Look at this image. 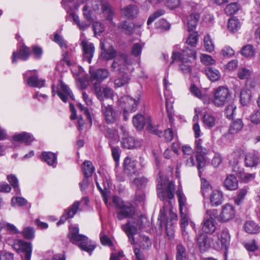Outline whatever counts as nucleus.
I'll return each instance as SVG.
<instances>
[{"mask_svg": "<svg viewBox=\"0 0 260 260\" xmlns=\"http://www.w3.org/2000/svg\"><path fill=\"white\" fill-rule=\"evenodd\" d=\"M146 128L151 133L154 134L159 137H161L162 135V132L157 129V127L155 125H153L151 122L150 117L147 116L146 118Z\"/></svg>", "mask_w": 260, "mask_h": 260, "instance_id": "39", "label": "nucleus"}, {"mask_svg": "<svg viewBox=\"0 0 260 260\" xmlns=\"http://www.w3.org/2000/svg\"><path fill=\"white\" fill-rule=\"evenodd\" d=\"M200 18V14L198 13H191L187 17V24L188 31H193L196 29Z\"/></svg>", "mask_w": 260, "mask_h": 260, "instance_id": "25", "label": "nucleus"}, {"mask_svg": "<svg viewBox=\"0 0 260 260\" xmlns=\"http://www.w3.org/2000/svg\"><path fill=\"white\" fill-rule=\"evenodd\" d=\"M139 10L134 5H129L121 9V13L128 19H133L137 17Z\"/></svg>", "mask_w": 260, "mask_h": 260, "instance_id": "22", "label": "nucleus"}, {"mask_svg": "<svg viewBox=\"0 0 260 260\" xmlns=\"http://www.w3.org/2000/svg\"><path fill=\"white\" fill-rule=\"evenodd\" d=\"M218 218L216 209L208 210L203 221L202 231L207 234H212L216 230V220Z\"/></svg>", "mask_w": 260, "mask_h": 260, "instance_id": "5", "label": "nucleus"}, {"mask_svg": "<svg viewBox=\"0 0 260 260\" xmlns=\"http://www.w3.org/2000/svg\"><path fill=\"white\" fill-rule=\"evenodd\" d=\"M56 93L64 103H67L68 96L74 100V95L70 88L62 81L57 88Z\"/></svg>", "mask_w": 260, "mask_h": 260, "instance_id": "13", "label": "nucleus"}, {"mask_svg": "<svg viewBox=\"0 0 260 260\" xmlns=\"http://www.w3.org/2000/svg\"><path fill=\"white\" fill-rule=\"evenodd\" d=\"M204 155L201 153H197L196 155V159L198 162L197 168L200 174L202 171V169L205 166V159Z\"/></svg>", "mask_w": 260, "mask_h": 260, "instance_id": "55", "label": "nucleus"}, {"mask_svg": "<svg viewBox=\"0 0 260 260\" xmlns=\"http://www.w3.org/2000/svg\"><path fill=\"white\" fill-rule=\"evenodd\" d=\"M251 98V93L249 90L243 89L240 92V103L244 106L249 103Z\"/></svg>", "mask_w": 260, "mask_h": 260, "instance_id": "40", "label": "nucleus"}, {"mask_svg": "<svg viewBox=\"0 0 260 260\" xmlns=\"http://www.w3.org/2000/svg\"><path fill=\"white\" fill-rule=\"evenodd\" d=\"M79 229L77 226H70L68 237L70 242L73 244H76L82 250L91 254L92 251L95 249V246L90 242L87 241L88 238L81 234H79Z\"/></svg>", "mask_w": 260, "mask_h": 260, "instance_id": "1", "label": "nucleus"}, {"mask_svg": "<svg viewBox=\"0 0 260 260\" xmlns=\"http://www.w3.org/2000/svg\"><path fill=\"white\" fill-rule=\"evenodd\" d=\"M223 200L222 193L219 190H213L210 195V203L213 206H218L221 205Z\"/></svg>", "mask_w": 260, "mask_h": 260, "instance_id": "27", "label": "nucleus"}, {"mask_svg": "<svg viewBox=\"0 0 260 260\" xmlns=\"http://www.w3.org/2000/svg\"><path fill=\"white\" fill-rule=\"evenodd\" d=\"M178 197V201L179 204V209L181 214V226L182 230H185V227L188 225V217L187 215L182 212L183 207L184 206V203L182 201L181 195L180 192L177 193Z\"/></svg>", "mask_w": 260, "mask_h": 260, "instance_id": "26", "label": "nucleus"}, {"mask_svg": "<svg viewBox=\"0 0 260 260\" xmlns=\"http://www.w3.org/2000/svg\"><path fill=\"white\" fill-rule=\"evenodd\" d=\"M22 234L25 239H31L35 236L34 229L31 227H26L24 228Z\"/></svg>", "mask_w": 260, "mask_h": 260, "instance_id": "61", "label": "nucleus"}, {"mask_svg": "<svg viewBox=\"0 0 260 260\" xmlns=\"http://www.w3.org/2000/svg\"><path fill=\"white\" fill-rule=\"evenodd\" d=\"M53 41L56 44H58L61 48H67V45L66 41L63 39L62 37L55 33L54 35Z\"/></svg>", "mask_w": 260, "mask_h": 260, "instance_id": "62", "label": "nucleus"}, {"mask_svg": "<svg viewBox=\"0 0 260 260\" xmlns=\"http://www.w3.org/2000/svg\"><path fill=\"white\" fill-rule=\"evenodd\" d=\"M80 46L82 49L83 59L89 63H91L95 51L94 44L86 40H83Z\"/></svg>", "mask_w": 260, "mask_h": 260, "instance_id": "12", "label": "nucleus"}, {"mask_svg": "<svg viewBox=\"0 0 260 260\" xmlns=\"http://www.w3.org/2000/svg\"><path fill=\"white\" fill-rule=\"evenodd\" d=\"M205 72L209 79L212 82H215L218 80L221 77V75L219 71L212 67H207Z\"/></svg>", "mask_w": 260, "mask_h": 260, "instance_id": "30", "label": "nucleus"}, {"mask_svg": "<svg viewBox=\"0 0 260 260\" xmlns=\"http://www.w3.org/2000/svg\"><path fill=\"white\" fill-rule=\"evenodd\" d=\"M122 148L127 149H132L135 147V141L133 137L128 136L123 137L121 141Z\"/></svg>", "mask_w": 260, "mask_h": 260, "instance_id": "41", "label": "nucleus"}, {"mask_svg": "<svg viewBox=\"0 0 260 260\" xmlns=\"http://www.w3.org/2000/svg\"><path fill=\"white\" fill-rule=\"evenodd\" d=\"M131 79L130 76L127 74H123L114 80L115 88L121 87L128 84Z\"/></svg>", "mask_w": 260, "mask_h": 260, "instance_id": "36", "label": "nucleus"}, {"mask_svg": "<svg viewBox=\"0 0 260 260\" xmlns=\"http://www.w3.org/2000/svg\"><path fill=\"white\" fill-rule=\"evenodd\" d=\"M176 249V260H186L187 253L185 247L182 244H179L177 245Z\"/></svg>", "mask_w": 260, "mask_h": 260, "instance_id": "44", "label": "nucleus"}, {"mask_svg": "<svg viewBox=\"0 0 260 260\" xmlns=\"http://www.w3.org/2000/svg\"><path fill=\"white\" fill-rule=\"evenodd\" d=\"M198 244L202 251H205L209 247V239L208 236L204 233L200 234L197 239Z\"/></svg>", "mask_w": 260, "mask_h": 260, "instance_id": "28", "label": "nucleus"}, {"mask_svg": "<svg viewBox=\"0 0 260 260\" xmlns=\"http://www.w3.org/2000/svg\"><path fill=\"white\" fill-rule=\"evenodd\" d=\"M224 186L229 190H235L238 187V181L233 175H228L224 181Z\"/></svg>", "mask_w": 260, "mask_h": 260, "instance_id": "23", "label": "nucleus"}, {"mask_svg": "<svg viewBox=\"0 0 260 260\" xmlns=\"http://www.w3.org/2000/svg\"><path fill=\"white\" fill-rule=\"evenodd\" d=\"M241 54L246 58H252L255 55V50L253 46L251 44H247L244 46L241 50Z\"/></svg>", "mask_w": 260, "mask_h": 260, "instance_id": "38", "label": "nucleus"}, {"mask_svg": "<svg viewBox=\"0 0 260 260\" xmlns=\"http://www.w3.org/2000/svg\"><path fill=\"white\" fill-rule=\"evenodd\" d=\"M247 193V189L246 187L240 189L237 196L234 199L235 204L237 205H240L243 202Z\"/></svg>", "mask_w": 260, "mask_h": 260, "instance_id": "48", "label": "nucleus"}, {"mask_svg": "<svg viewBox=\"0 0 260 260\" xmlns=\"http://www.w3.org/2000/svg\"><path fill=\"white\" fill-rule=\"evenodd\" d=\"M13 139L14 141L24 143L26 145H29L34 140V138L29 133L22 132L13 136Z\"/></svg>", "mask_w": 260, "mask_h": 260, "instance_id": "20", "label": "nucleus"}, {"mask_svg": "<svg viewBox=\"0 0 260 260\" xmlns=\"http://www.w3.org/2000/svg\"><path fill=\"white\" fill-rule=\"evenodd\" d=\"M101 110L104 116L105 121L107 124H113L119 118V114L110 105H105L101 104Z\"/></svg>", "mask_w": 260, "mask_h": 260, "instance_id": "9", "label": "nucleus"}, {"mask_svg": "<svg viewBox=\"0 0 260 260\" xmlns=\"http://www.w3.org/2000/svg\"><path fill=\"white\" fill-rule=\"evenodd\" d=\"M158 220L159 221L160 227L162 228L165 225L166 233L168 234L169 230H172V226L177 220V215L172 209H170L169 215L167 217L165 208L163 207L160 210Z\"/></svg>", "mask_w": 260, "mask_h": 260, "instance_id": "6", "label": "nucleus"}, {"mask_svg": "<svg viewBox=\"0 0 260 260\" xmlns=\"http://www.w3.org/2000/svg\"><path fill=\"white\" fill-rule=\"evenodd\" d=\"M119 28L127 35H131L134 32V26L132 23L128 22L126 21H122L119 25Z\"/></svg>", "mask_w": 260, "mask_h": 260, "instance_id": "45", "label": "nucleus"}, {"mask_svg": "<svg viewBox=\"0 0 260 260\" xmlns=\"http://www.w3.org/2000/svg\"><path fill=\"white\" fill-rule=\"evenodd\" d=\"M126 223L121 225L122 230L126 235L137 234L147 226L149 225V221L146 216L141 215L138 218H131Z\"/></svg>", "mask_w": 260, "mask_h": 260, "instance_id": "3", "label": "nucleus"}, {"mask_svg": "<svg viewBox=\"0 0 260 260\" xmlns=\"http://www.w3.org/2000/svg\"><path fill=\"white\" fill-rule=\"evenodd\" d=\"M90 80L100 84L109 76V72L104 69H98L90 71Z\"/></svg>", "mask_w": 260, "mask_h": 260, "instance_id": "16", "label": "nucleus"}, {"mask_svg": "<svg viewBox=\"0 0 260 260\" xmlns=\"http://www.w3.org/2000/svg\"><path fill=\"white\" fill-rule=\"evenodd\" d=\"M191 62H180L179 64L180 71L184 74H191V67L190 65Z\"/></svg>", "mask_w": 260, "mask_h": 260, "instance_id": "63", "label": "nucleus"}, {"mask_svg": "<svg viewBox=\"0 0 260 260\" xmlns=\"http://www.w3.org/2000/svg\"><path fill=\"white\" fill-rule=\"evenodd\" d=\"M42 159L46 162L49 166L54 167L56 165V155L51 152H43L42 153Z\"/></svg>", "mask_w": 260, "mask_h": 260, "instance_id": "31", "label": "nucleus"}, {"mask_svg": "<svg viewBox=\"0 0 260 260\" xmlns=\"http://www.w3.org/2000/svg\"><path fill=\"white\" fill-rule=\"evenodd\" d=\"M7 179L16 192L17 193H19L20 190L19 188L18 180L17 177L15 175L11 174L8 176Z\"/></svg>", "mask_w": 260, "mask_h": 260, "instance_id": "51", "label": "nucleus"}, {"mask_svg": "<svg viewBox=\"0 0 260 260\" xmlns=\"http://www.w3.org/2000/svg\"><path fill=\"white\" fill-rule=\"evenodd\" d=\"M90 7V5H87V4H85L82 9L83 15L84 19L86 20L93 22V19L91 17V14L92 12L91 11Z\"/></svg>", "mask_w": 260, "mask_h": 260, "instance_id": "52", "label": "nucleus"}, {"mask_svg": "<svg viewBox=\"0 0 260 260\" xmlns=\"http://www.w3.org/2000/svg\"><path fill=\"white\" fill-rule=\"evenodd\" d=\"M245 164L247 167H254L256 166L260 161L257 154L254 152H250L245 155Z\"/></svg>", "mask_w": 260, "mask_h": 260, "instance_id": "21", "label": "nucleus"}, {"mask_svg": "<svg viewBox=\"0 0 260 260\" xmlns=\"http://www.w3.org/2000/svg\"><path fill=\"white\" fill-rule=\"evenodd\" d=\"M239 9V5L237 3H232L228 5L225 9V13L228 15L235 14Z\"/></svg>", "mask_w": 260, "mask_h": 260, "instance_id": "49", "label": "nucleus"}, {"mask_svg": "<svg viewBox=\"0 0 260 260\" xmlns=\"http://www.w3.org/2000/svg\"><path fill=\"white\" fill-rule=\"evenodd\" d=\"M240 26L241 24L238 19L235 18L229 19L228 28L230 31L235 32L240 28Z\"/></svg>", "mask_w": 260, "mask_h": 260, "instance_id": "43", "label": "nucleus"}, {"mask_svg": "<svg viewBox=\"0 0 260 260\" xmlns=\"http://www.w3.org/2000/svg\"><path fill=\"white\" fill-rule=\"evenodd\" d=\"M146 117H145L143 115L138 114L133 118V123L135 127L138 129L141 130L143 128L145 125L146 124Z\"/></svg>", "mask_w": 260, "mask_h": 260, "instance_id": "32", "label": "nucleus"}, {"mask_svg": "<svg viewBox=\"0 0 260 260\" xmlns=\"http://www.w3.org/2000/svg\"><path fill=\"white\" fill-rule=\"evenodd\" d=\"M165 13V10L162 9L156 10L149 17L147 22V24L150 25L154 21L155 19L164 15Z\"/></svg>", "mask_w": 260, "mask_h": 260, "instance_id": "47", "label": "nucleus"}, {"mask_svg": "<svg viewBox=\"0 0 260 260\" xmlns=\"http://www.w3.org/2000/svg\"><path fill=\"white\" fill-rule=\"evenodd\" d=\"M79 202H75L73 203V204L66 211V214L68 216L69 218H72L74 216V215L76 213L79 207Z\"/></svg>", "mask_w": 260, "mask_h": 260, "instance_id": "53", "label": "nucleus"}, {"mask_svg": "<svg viewBox=\"0 0 260 260\" xmlns=\"http://www.w3.org/2000/svg\"><path fill=\"white\" fill-rule=\"evenodd\" d=\"M14 255L12 253L6 250H0V260H13Z\"/></svg>", "mask_w": 260, "mask_h": 260, "instance_id": "64", "label": "nucleus"}, {"mask_svg": "<svg viewBox=\"0 0 260 260\" xmlns=\"http://www.w3.org/2000/svg\"><path fill=\"white\" fill-rule=\"evenodd\" d=\"M113 203L118 210L116 212V218L122 220L127 218H132L135 213V209L132 204L125 203L119 197L114 196Z\"/></svg>", "mask_w": 260, "mask_h": 260, "instance_id": "2", "label": "nucleus"}, {"mask_svg": "<svg viewBox=\"0 0 260 260\" xmlns=\"http://www.w3.org/2000/svg\"><path fill=\"white\" fill-rule=\"evenodd\" d=\"M203 121L206 126L210 128L215 126L216 119L212 114L206 112L203 117Z\"/></svg>", "mask_w": 260, "mask_h": 260, "instance_id": "37", "label": "nucleus"}, {"mask_svg": "<svg viewBox=\"0 0 260 260\" xmlns=\"http://www.w3.org/2000/svg\"><path fill=\"white\" fill-rule=\"evenodd\" d=\"M171 64L175 61L180 62H191L196 58V52L194 49L186 47L181 52H173L172 55Z\"/></svg>", "mask_w": 260, "mask_h": 260, "instance_id": "7", "label": "nucleus"}, {"mask_svg": "<svg viewBox=\"0 0 260 260\" xmlns=\"http://www.w3.org/2000/svg\"><path fill=\"white\" fill-rule=\"evenodd\" d=\"M235 214L234 207L232 205L226 204L222 207L220 218L221 221L226 222L234 218Z\"/></svg>", "mask_w": 260, "mask_h": 260, "instance_id": "17", "label": "nucleus"}, {"mask_svg": "<svg viewBox=\"0 0 260 260\" xmlns=\"http://www.w3.org/2000/svg\"><path fill=\"white\" fill-rule=\"evenodd\" d=\"M30 54L29 48L26 46L23 45L21 46L18 51H14L12 56V62L13 63L17 62V58H18L22 60H26L29 58Z\"/></svg>", "mask_w": 260, "mask_h": 260, "instance_id": "15", "label": "nucleus"}, {"mask_svg": "<svg viewBox=\"0 0 260 260\" xmlns=\"http://www.w3.org/2000/svg\"><path fill=\"white\" fill-rule=\"evenodd\" d=\"M83 170L84 177L89 178L92 176L94 171V168L90 161L85 160L83 162Z\"/></svg>", "mask_w": 260, "mask_h": 260, "instance_id": "42", "label": "nucleus"}, {"mask_svg": "<svg viewBox=\"0 0 260 260\" xmlns=\"http://www.w3.org/2000/svg\"><path fill=\"white\" fill-rule=\"evenodd\" d=\"M93 85L94 94L100 101L103 102L104 101V96L100 84L94 82Z\"/></svg>", "mask_w": 260, "mask_h": 260, "instance_id": "57", "label": "nucleus"}, {"mask_svg": "<svg viewBox=\"0 0 260 260\" xmlns=\"http://www.w3.org/2000/svg\"><path fill=\"white\" fill-rule=\"evenodd\" d=\"M157 196L162 201H167L171 206V200L174 198L175 184L169 180L158 181L157 185Z\"/></svg>", "mask_w": 260, "mask_h": 260, "instance_id": "4", "label": "nucleus"}, {"mask_svg": "<svg viewBox=\"0 0 260 260\" xmlns=\"http://www.w3.org/2000/svg\"><path fill=\"white\" fill-rule=\"evenodd\" d=\"M198 41V36L197 32L190 34L186 40V43L191 47H195Z\"/></svg>", "mask_w": 260, "mask_h": 260, "instance_id": "60", "label": "nucleus"}, {"mask_svg": "<svg viewBox=\"0 0 260 260\" xmlns=\"http://www.w3.org/2000/svg\"><path fill=\"white\" fill-rule=\"evenodd\" d=\"M117 52L112 45H109L107 50L101 51V57L106 60H110L116 56Z\"/></svg>", "mask_w": 260, "mask_h": 260, "instance_id": "35", "label": "nucleus"}, {"mask_svg": "<svg viewBox=\"0 0 260 260\" xmlns=\"http://www.w3.org/2000/svg\"><path fill=\"white\" fill-rule=\"evenodd\" d=\"M204 46L206 50L209 52L214 50V46L209 35H207L204 38Z\"/></svg>", "mask_w": 260, "mask_h": 260, "instance_id": "56", "label": "nucleus"}, {"mask_svg": "<svg viewBox=\"0 0 260 260\" xmlns=\"http://www.w3.org/2000/svg\"><path fill=\"white\" fill-rule=\"evenodd\" d=\"M218 239L221 244V247L224 249V258L225 260H226L227 250L230 242V237L229 233L226 231H223L218 234Z\"/></svg>", "mask_w": 260, "mask_h": 260, "instance_id": "19", "label": "nucleus"}, {"mask_svg": "<svg viewBox=\"0 0 260 260\" xmlns=\"http://www.w3.org/2000/svg\"><path fill=\"white\" fill-rule=\"evenodd\" d=\"M118 55L120 59L115 58L111 65V68L113 71L117 69L120 72H123L127 69V55L123 53H119Z\"/></svg>", "mask_w": 260, "mask_h": 260, "instance_id": "14", "label": "nucleus"}, {"mask_svg": "<svg viewBox=\"0 0 260 260\" xmlns=\"http://www.w3.org/2000/svg\"><path fill=\"white\" fill-rule=\"evenodd\" d=\"M213 103L217 107L224 106L231 99V94L229 89L224 86H219L214 90Z\"/></svg>", "mask_w": 260, "mask_h": 260, "instance_id": "8", "label": "nucleus"}, {"mask_svg": "<svg viewBox=\"0 0 260 260\" xmlns=\"http://www.w3.org/2000/svg\"><path fill=\"white\" fill-rule=\"evenodd\" d=\"M15 248L20 252H22L21 256L24 257L23 260H30L32 252V245L30 243H28L23 240H18L17 243L15 244Z\"/></svg>", "mask_w": 260, "mask_h": 260, "instance_id": "11", "label": "nucleus"}, {"mask_svg": "<svg viewBox=\"0 0 260 260\" xmlns=\"http://www.w3.org/2000/svg\"><path fill=\"white\" fill-rule=\"evenodd\" d=\"M244 126L243 121L240 118L233 120L230 124L229 133L230 134H235L240 132Z\"/></svg>", "mask_w": 260, "mask_h": 260, "instance_id": "29", "label": "nucleus"}, {"mask_svg": "<svg viewBox=\"0 0 260 260\" xmlns=\"http://www.w3.org/2000/svg\"><path fill=\"white\" fill-rule=\"evenodd\" d=\"M244 228L245 231L249 234H257L260 231L259 226L253 221H247Z\"/></svg>", "mask_w": 260, "mask_h": 260, "instance_id": "34", "label": "nucleus"}, {"mask_svg": "<svg viewBox=\"0 0 260 260\" xmlns=\"http://www.w3.org/2000/svg\"><path fill=\"white\" fill-rule=\"evenodd\" d=\"M143 46L139 43H134L131 49V53L135 57H138L141 54Z\"/></svg>", "mask_w": 260, "mask_h": 260, "instance_id": "59", "label": "nucleus"}, {"mask_svg": "<svg viewBox=\"0 0 260 260\" xmlns=\"http://www.w3.org/2000/svg\"><path fill=\"white\" fill-rule=\"evenodd\" d=\"M251 71L245 68H240L238 71V77L241 80L246 79L250 77Z\"/></svg>", "mask_w": 260, "mask_h": 260, "instance_id": "54", "label": "nucleus"}, {"mask_svg": "<svg viewBox=\"0 0 260 260\" xmlns=\"http://www.w3.org/2000/svg\"><path fill=\"white\" fill-rule=\"evenodd\" d=\"M201 192L204 198L205 197L206 192L211 189V186L209 182L204 178L201 179Z\"/></svg>", "mask_w": 260, "mask_h": 260, "instance_id": "58", "label": "nucleus"}, {"mask_svg": "<svg viewBox=\"0 0 260 260\" xmlns=\"http://www.w3.org/2000/svg\"><path fill=\"white\" fill-rule=\"evenodd\" d=\"M236 106L234 104H230L226 106L224 110V114L227 118L232 119L233 118L236 110Z\"/></svg>", "mask_w": 260, "mask_h": 260, "instance_id": "46", "label": "nucleus"}, {"mask_svg": "<svg viewBox=\"0 0 260 260\" xmlns=\"http://www.w3.org/2000/svg\"><path fill=\"white\" fill-rule=\"evenodd\" d=\"M140 100V96L138 97L137 99L128 96L126 97L124 100V102L126 104L124 109L129 111L131 113L135 112L137 109Z\"/></svg>", "mask_w": 260, "mask_h": 260, "instance_id": "24", "label": "nucleus"}, {"mask_svg": "<svg viewBox=\"0 0 260 260\" xmlns=\"http://www.w3.org/2000/svg\"><path fill=\"white\" fill-rule=\"evenodd\" d=\"M45 82V80L39 79L36 75L30 76L27 79V84L32 87H42L44 86Z\"/></svg>", "mask_w": 260, "mask_h": 260, "instance_id": "33", "label": "nucleus"}, {"mask_svg": "<svg viewBox=\"0 0 260 260\" xmlns=\"http://www.w3.org/2000/svg\"><path fill=\"white\" fill-rule=\"evenodd\" d=\"M136 163L130 158L126 157L124 160L123 168L124 172L129 176H136L138 174L136 167Z\"/></svg>", "mask_w": 260, "mask_h": 260, "instance_id": "18", "label": "nucleus"}, {"mask_svg": "<svg viewBox=\"0 0 260 260\" xmlns=\"http://www.w3.org/2000/svg\"><path fill=\"white\" fill-rule=\"evenodd\" d=\"M99 128L105 137L109 140V142L115 143L119 141V136L117 130L113 127H110L105 123L99 124Z\"/></svg>", "mask_w": 260, "mask_h": 260, "instance_id": "10", "label": "nucleus"}, {"mask_svg": "<svg viewBox=\"0 0 260 260\" xmlns=\"http://www.w3.org/2000/svg\"><path fill=\"white\" fill-rule=\"evenodd\" d=\"M114 144V143H112V142H109V145L112 151V155L115 161V166H117L119 164L120 154L118 147H114L113 146Z\"/></svg>", "mask_w": 260, "mask_h": 260, "instance_id": "50", "label": "nucleus"}]
</instances>
